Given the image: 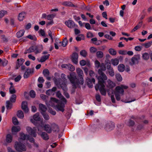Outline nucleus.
I'll list each match as a JSON object with an SVG mask.
<instances>
[{
    "label": "nucleus",
    "instance_id": "obj_16",
    "mask_svg": "<svg viewBox=\"0 0 152 152\" xmlns=\"http://www.w3.org/2000/svg\"><path fill=\"white\" fill-rule=\"evenodd\" d=\"M140 59V57L138 56H134L131 59V62L130 63V64L133 65L138 64Z\"/></svg>",
    "mask_w": 152,
    "mask_h": 152
},
{
    "label": "nucleus",
    "instance_id": "obj_64",
    "mask_svg": "<svg viewBox=\"0 0 152 152\" xmlns=\"http://www.w3.org/2000/svg\"><path fill=\"white\" fill-rule=\"evenodd\" d=\"M38 81L40 83H42L44 82V80L42 77H39L38 79Z\"/></svg>",
    "mask_w": 152,
    "mask_h": 152
},
{
    "label": "nucleus",
    "instance_id": "obj_26",
    "mask_svg": "<svg viewBox=\"0 0 152 152\" xmlns=\"http://www.w3.org/2000/svg\"><path fill=\"white\" fill-rule=\"evenodd\" d=\"M39 107L40 110H41V113L45 112L47 110V108L44 105L40 104H39Z\"/></svg>",
    "mask_w": 152,
    "mask_h": 152
},
{
    "label": "nucleus",
    "instance_id": "obj_37",
    "mask_svg": "<svg viewBox=\"0 0 152 152\" xmlns=\"http://www.w3.org/2000/svg\"><path fill=\"white\" fill-rule=\"evenodd\" d=\"M6 108L7 110L10 109L12 106V104L10 101H7L6 102Z\"/></svg>",
    "mask_w": 152,
    "mask_h": 152
},
{
    "label": "nucleus",
    "instance_id": "obj_25",
    "mask_svg": "<svg viewBox=\"0 0 152 152\" xmlns=\"http://www.w3.org/2000/svg\"><path fill=\"white\" fill-rule=\"evenodd\" d=\"M61 87L62 88V89L64 91V95L66 96V97L67 98H69V95L68 93L66 92V91L67 90V88L66 87V85H64V87H63V86L61 85Z\"/></svg>",
    "mask_w": 152,
    "mask_h": 152
},
{
    "label": "nucleus",
    "instance_id": "obj_22",
    "mask_svg": "<svg viewBox=\"0 0 152 152\" xmlns=\"http://www.w3.org/2000/svg\"><path fill=\"white\" fill-rule=\"evenodd\" d=\"M36 49V46H32L30 47L28 49L26 50L24 53L25 54H27V53H31L34 52L35 49Z\"/></svg>",
    "mask_w": 152,
    "mask_h": 152
},
{
    "label": "nucleus",
    "instance_id": "obj_61",
    "mask_svg": "<svg viewBox=\"0 0 152 152\" xmlns=\"http://www.w3.org/2000/svg\"><path fill=\"white\" fill-rule=\"evenodd\" d=\"M48 111L50 114L53 115H55L56 114V111H55L51 109H49Z\"/></svg>",
    "mask_w": 152,
    "mask_h": 152
},
{
    "label": "nucleus",
    "instance_id": "obj_44",
    "mask_svg": "<svg viewBox=\"0 0 152 152\" xmlns=\"http://www.w3.org/2000/svg\"><path fill=\"white\" fill-rule=\"evenodd\" d=\"M41 113L45 120H48L50 119V117L45 112Z\"/></svg>",
    "mask_w": 152,
    "mask_h": 152
},
{
    "label": "nucleus",
    "instance_id": "obj_19",
    "mask_svg": "<svg viewBox=\"0 0 152 152\" xmlns=\"http://www.w3.org/2000/svg\"><path fill=\"white\" fill-rule=\"evenodd\" d=\"M25 60L22 58L18 59L17 60V63L16 66V69H18L22 65L23 63L24 62Z\"/></svg>",
    "mask_w": 152,
    "mask_h": 152
},
{
    "label": "nucleus",
    "instance_id": "obj_8",
    "mask_svg": "<svg viewBox=\"0 0 152 152\" xmlns=\"http://www.w3.org/2000/svg\"><path fill=\"white\" fill-rule=\"evenodd\" d=\"M26 130L27 132L34 137H35L37 136L36 133V129L35 127H34L33 129L31 128L30 127H27L26 128Z\"/></svg>",
    "mask_w": 152,
    "mask_h": 152
},
{
    "label": "nucleus",
    "instance_id": "obj_32",
    "mask_svg": "<svg viewBox=\"0 0 152 152\" xmlns=\"http://www.w3.org/2000/svg\"><path fill=\"white\" fill-rule=\"evenodd\" d=\"M25 31L23 30H21L19 31L16 34L17 37L18 38H20L24 35Z\"/></svg>",
    "mask_w": 152,
    "mask_h": 152
},
{
    "label": "nucleus",
    "instance_id": "obj_20",
    "mask_svg": "<svg viewBox=\"0 0 152 152\" xmlns=\"http://www.w3.org/2000/svg\"><path fill=\"white\" fill-rule=\"evenodd\" d=\"M43 73L44 75L46 77L48 80H50L51 77H49V72L48 69H44L43 71Z\"/></svg>",
    "mask_w": 152,
    "mask_h": 152
},
{
    "label": "nucleus",
    "instance_id": "obj_11",
    "mask_svg": "<svg viewBox=\"0 0 152 152\" xmlns=\"http://www.w3.org/2000/svg\"><path fill=\"white\" fill-rule=\"evenodd\" d=\"M34 72L33 69H27L25 71L24 75L23 77L24 78H28L31 75L33 74Z\"/></svg>",
    "mask_w": 152,
    "mask_h": 152
},
{
    "label": "nucleus",
    "instance_id": "obj_17",
    "mask_svg": "<svg viewBox=\"0 0 152 152\" xmlns=\"http://www.w3.org/2000/svg\"><path fill=\"white\" fill-rule=\"evenodd\" d=\"M21 108L24 112L26 113H28L29 109L28 107L27 102L26 101H23L21 104Z\"/></svg>",
    "mask_w": 152,
    "mask_h": 152
},
{
    "label": "nucleus",
    "instance_id": "obj_21",
    "mask_svg": "<svg viewBox=\"0 0 152 152\" xmlns=\"http://www.w3.org/2000/svg\"><path fill=\"white\" fill-rule=\"evenodd\" d=\"M52 131L53 132H58L59 131V128L58 126L55 123L51 124Z\"/></svg>",
    "mask_w": 152,
    "mask_h": 152
},
{
    "label": "nucleus",
    "instance_id": "obj_14",
    "mask_svg": "<svg viewBox=\"0 0 152 152\" xmlns=\"http://www.w3.org/2000/svg\"><path fill=\"white\" fill-rule=\"evenodd\" d=\"M56 96L57 97L60 99L62 102H64V103L62 104H65L67 102L66 99L62 95L59 91H58L56 93Z\"/></svg>",
    "mask_w": 152,
    "mask_h": 152
},
{
    "label": "nucleus",
    "instance_id": "obj_3",
    "mask_svg": "<svg viewBox=\"0 0 152 152\" xmlns=\"http://www.w3.org/2000/svg\"><path fill=\"white\" fill-rule=\"evenodd\" d=\"M28 136L29 135L25 134L23 133H21L20 137L19 140V142H16L15 145V147L18 151H25L26 150V148L25 145L22 144L20 142L21 141V140H25L26 139L27 140Z\"/></svg>",
    "mask_w": 152,
    "mask_h": 152
},
{
    "label": "nucleus",
    "instance_id": "obj_49",
    "mask_svg": "<svg viewBox=\"0 0 152 152\" xmlns=\"http://www.w3.org/2000/svg\"><path fill=\"white\" fill-rule=\"evenodd\" d=\"M7 14V12L6 11L1 10L0 12V18H1Z\"/></svg>",
    "mask_w": 152,
    "mask_h": 152
},
{
    "label": "nucleus",
    "instance_id": "obj_46",
    "mask_svg": "<svg viewBox=\"0 0 152 152\" xmlns=\"http://www.w3.org/2000/svg\"><path fill=\"white\" fill-rule=\"evenodd\" d=\"M94 64L95 67L96 69H98L99 68L101 65L100 63L97 60L95 61L94 62Z\"/></svg>",
    "mask_w": 152,
    "mask_h": 152
},
{
    "label": "nucleus",
    "instance_id": "obj_55",
    "mask_svg": "<svg viewBox=\"0 0 152 152\" xmlns=\"http://www.w3.org/2000/svg\"><path fill=\"white\" fill-rule=\"evenodd\" d=\"M12 122L15 125H18V121L17 119L15 117L12 118Z\"/></svg>",
    "mask_w": 152,
    "mask_h": 152
},
{
    "label": "nucleus",
    "instance_id": "obj_13",
    "mask_svg": "<svg viewBox=\"0 0 152 152\" xmlns=\"http://www.w3.org/2000/svg\"><path fill=\"white\" fill-rule=\"evenodd\" d=\"M107 86L108 88H110L111 91H112V94L113 93V91L112 88L115 86V83L112 81L110 80L109 79L107 80Z\"/></svg>",
    "mask_w": 152,
    "mask_h": 152
},
{
    "label": "nucleus",
    "instance_id": "obj_48",
    "mask_svg": "<svg viewBox=\"0 0 152 152\" xmlns=\"http://www.w3.org/2000/svg\"><path fill=\"white\" fill-rule=\"evenodd\" d=\"M97 49L94 47H91L90 48V51L91 53H94L97 52Z\"/></svg>",
    "mask_w": 152,
    "mask_h": 152
},
{
    "label": "nucleus",
    "instance_id": "obj_36",
    "mask_svg": "<svg viewBox=\"0 0 152 152\" xmlns=\"http://www.w3.org/2000/svg\"><path fill=\"white\" fill-rule=\"evenodd\" d=\"M17 115L19 118H23L24 117L23 113L21 110L18 111Z\"/></svg>",
    "mask_w": 152,
    "mask_h": 152
},
{
    "label": "nucleus",
    "instance_id": "obj_5",
    "mask_svg": "<svg viewBox=\"0 0 152 152\" xmlns=\"http://www.w3.org/2000/svg\"><path fill=\"white\" fill-rule=\"evenodd\" d=\"M98 83L95 86V88L96 91L99 90L101 94L103 96H105L106 94V90L105 88V82L104 80H98Z\"/></svg>",
    "mask_w": 152,
    "mask_h": 152
},
{
    "label": "nucleus",
    "instance_id": "obj_39",
    "mask_svg": "<svg viewBox=\"0 0 152 152\" xmlns=\"http://www.w3.org/2000/svg\"><path fill=\"white\" fill-rule=\"evenodd\" d=\"M87 85L89 88H92L93 87V84L91 79L89 78L86 79Z\"/></svg>",
    "mask_w": 152,
    "mask_h": 152
},
{
    "label": "nucleus",
    "instance_id": "obj_60",
    "mask_svg": "<svg viewBox=\"0 0 152 152\" xmlns=\"http://www.w3.org/2000/svg\"><path fill=\"white\" fill-rule=\"evenodd\" d=\"M81 37H77L76 38V39L77 41H80L82 39H84V37L83 35H82Z\"/></svg>",
    "mask_w": 152,
    "mask_h": 152
},
{
    "label": "nucleus",
    "instance_id": "obj_12",
    "mask_svg": "<svg viewBox=\"0 0 152 152\" xmlns=\"http://www.w3.org/2000/svg\"><path fill=\"white\" fill-rule=\"evenodd\" d=\"M107 68L108 70V72L110 75L111 77H113L115 75V72L111 66L110 63H108L107 65Z\"/></svg>",
    "mask_w": 152,
    "mask_h": 152
},
{
    "label": "nucleus",
    "instance_id": "obj_47",
    "mask_svg": "<svg viewBox=\"0 0 152 152\" xmlns=\"http://www.w3.org/2000/svg\"><path fill=\"white\" fill-rule=\"evenodd\" d=\"M142 58L145 60H148L149 58V54L146 53H144L142 55Z\"/></svg>",
    "mask_w": 152,
    "mask_h": 152
},
{
    "label": "nucleus",
    "instance_id": "obj_15",
    "mask_svg": "<svg viewBox=\"0 0 152 152\" xmlns=\"http://www.w3.org/2000/svg\"><path fill=\"white\" fill-rule=\"evenodd\" d=\"M44 130L48 133H50L52 132L51 125L50 126L48 124H45L43 125Z\"/></svg>",
    "mask_w": 152,
    "mask_h": 152
},
{
    "label": "nucleus",
    "instance_id": "obj_2",
    "mask_svg": "<svg viewBox=\"0 0 152 152\" xmlns=\"http://www.w3.org/2000/svg\"><path fill=\"white\" fill-rule=\"evenodd\" d=\"M58 103L59 100L53 97L51 98L49 102L46 101V104L48 107L49 106H51L55 108L57 111H60L63 112L64 110L65 105L64 104L60 103L55 106V104Z\"/></svg>",
    "mask_w": 152,
    "mask_h": 152
},
{
    "label": "nucleus",
    "instance_id": "obj_31",
    "mask_svg": "<svg viewBox=\"0 0 152 152\" xmlns=\"http://www.w3.org/2000/svg\"><path fill=\"white\" fill-rule=\"evenodd\" d=\"M118 70L121 72H122L125 70V66L123 64H120L118 67Z\"/></svg>",
    "mask_w": 152,
    "mask_h": 152
},
{
    "label": "nucleus",
    "instance_id": "obj_33",
    "mask_svg": "<svg viewBox=\"0 0 152 152\" xmlns=\"http://www.w3.org/2000/svg\"><path fill=\"white\" fill-rule=\"evenodd\" d=\"M60 43H61L62 46L63 47H65L67 45L68 43V40L66 37L64 38L62 42H60Z\"/></svg>",
    "mask_w": 152,
    "mask_h": 152
},
{
    "label": "nucleus",
    "instance_id": "obj_38",
    "mask_svg": "<svg viewBox=\"0 0 152 152\" xmlns=\"http://www.w3.org/2000/svg\"><path fill=\"white\" fill-rule=\"evenodd\" d=\"M71 71H73L75 70V67L70 64H68V66L67 69Z\"/></svg>",
    "mask_w": 152,
    "mask_h": 152
},
{
    "label": "nucleus",
    "instance_id": "obj_58",
    "mask_svg": "<svg viewBox=\"0 0 152 152\" xmlns=\"http://www.w3.org/2000/svg\"><path fill=\"white\" fill-rule=\"evenodd\" d=\"M96 99L98 102H100L101 101V96L99 94H96L95 96Z\"/></svg>",
    "mask_w": 152,
    "mask_h": 152
},
{
    "label": "nucleus",
    "instance_id": "obj_56",
    "mask_svg": "<svg viewBox=\"0 0 152 152\" xmlns=\"http://www.w3.org/2000/svg\"><path fill=\"white\" fill-rule=\"evenodd\" d=\"M97 39L96 38H92L91 39V41L93 42V43L96 45H99V44L97 42H95L97 41Z\"/></svg>",
    "mask_w": 152,
    "mask_h": 152
},
{
    "label": "nucleus",
    "instance_id": "obj_18",
    "mask_svg": "<svg viewBox=\"0 0 152 152\" xmlns=\"http://www.w3.org/2000/svg\"><path fill=\"white\" fill-rule=\"evenodd\" d=\"M78 55L76 53L72 54L71 57L72 62L75 64H77L78 63Z\"/></svg>",
    "mask_w": 152,
    "mask_h": 152
},
{
    "label": "nucleus",
    "instance_id": "obj_43",
    "mask_svg": "<svg viewBox=\"0 0 152 152\" xmlns=\"http://www.w3.org/2000/svg\"><path fill=\"white\" fill-rule=\"evenodd\" d=\"M80 55L83 56V57H86L87 54L86 51L85 50H81L80 52Z\"/></svg>",
    "mask_w": 152,
    "mask_h": 152
},
{
    "label": "nucleus",
    "instance_id": "obj_57",
    "mask_svg": "<svg viewBox=\"0 0 152 152\" xmlns=\"http://www.w3.org/2000/svg\"><path fill=\"white\" fill-rule=\"evenodd\" d=\"M80 64L81 66H84L86 64L87 62L85 60H83L80 61Z\"/></svg>",
    "mask_w": 152,
    "mask_h": 152
},
{
    "label": "nucleus",
    "instance_id": "obj_27",
    "mask_svg": "<svg viewBox=\"0 0 152 152\" xmlns=\"http://www.w3.org/2000/svg\"><path fill=\"white\" fill-rule=\"evenodd\" d=\"M38 134H40L41 137L44 140H47L49 139V137L48 134L45 132H42L41 134L39 133Z\"/></svg>",
    "mask_w": 152,
    "mask_h": 152
},
{
    "label": "nucleus",
    "instance_id": "obj_50",
    "mask_svg": "<svg viewBox=\"0 0 152 152\" xmlns=\"http://www.w3.org/2000/svg\"><path fill=\"white\" fill-rule=\"evenodd\" d=\"M63 5L66 6H72L73 5L71 2L67 1L64 2Z\"/></svg>",
    "mask_w": 152,
    "mask_h": 152
},
{
    "label": "nucleus",
    "instance_id": "obj_42",
    "mask_svg": "<svg viewBox=\"0 0 152 152\" xmlns=\"http://www.w3.org/2000/svg\"><path fill=\"white\" fill-rule=\"evenodd\" d=\"M115 77L117 80L118 81L120 82L122 80V78L121 75L119 73L116 74Z\"/></svg>",
    "mask_w": 152,
    "mask_h": 152
},
{
    "label": "nucleus",
    "instance_id": "obj_52",
    "mask_svg": "<svg viewBox=\"0 0 152 152\" xmlns=\"http://www.w3.org/2000/svg\"><path fill=\"white\" fill-rule=\"evenodd\" d=\"M30 96L32 98H34L36 96V93L33 90H31L30 92Z\"/></svg>",
    "mask_w": 152,
    "mask_h": 152
},
{
    "label": "nucleus",
    "instance_id": "obj_45",
    "mask_svg": "<svg viewBox=\"0 0 152 152\" xmlns=\"http://www.w3.org/2000/svg\"><path fill=\"white\" fill-rule=\"evenodd\" d=\"M110 54L112 55H115L116 54V51L113 48H110L109 50Z\"/></svg>",
    "mask_w": 152,
    "mask_h": 152
},
{
    "label": "nucleus",
    "instance_id": "obj_54",
    "mask_svg": "<svg viewBox=\"0 0 152 152\" xmlns=\"http://www.w3.org/2000/svg\"><path fill=\"white\" fill-rule=\"evenodd\" d=\"M40 97L42 100H43L44 101H45V102L46 101H46V99L47 98H48V96H47L46 95L43 94H41L40 95Z\"/></svg>",
    "mask_w": 152,
    "mask_h": 152
},
{
    "label": "nucleus",
    "instance_id": "obj_6",
    "mask_svg": "<svg viewBox=\"0 0 152 152\" xmlns=\"http://www.w3.org/2000/svg\"><path fill=\"white\" fill-rule=\"evenodd\" d=\"M100 68L98 70V73L100 75L97 78L98 80H106L107 79V77L103 71H105L106 68L104 64L103 63L101 64L100 66Z\"/></svg>",
    "mask_w": 152,
    "mask_h": 152
},
{
    "label": "nucleus",
    "instance_id": "obj_40",
    "mask_svg": "<svg viewBox=\"0 0 152 152\" xmlns=\"http://www.w3.org/2000/svg\"><path fill=\"white\" fill-rule=\"evenodd\" d=\"M16 95L15 94H13L10 98V101L11 103L15 102L16 101Z\"/></svg>",
    "mask_w": 152,
    "mask_h": 152
},
{
    "label": "nucleus",
    "instance_id": "obj_7",
    "mask_svg": "<svg viewBox=\"0 0 152 152\" xmlns=\"http://www.w3.org/2000/svg\"><path fill=\"white\" fill-rule=\"evenodd\" d=\"M115 126L113 122L109 121L106 123L104 127V129L107 131H110L113 130Z\"/></svg>",
    "mask_w": 152,
    "mask_h": 152
},
{
    "label": "nucleus",
    "instance_id": "obj_63",
    "mask_svg": "<svg viewBox=\"0 0 152 152\" xmlns=\"http://www.w3.org/2000/svg\"><path fill=\"white\" fill-rule=\"evenodd\" d=\"M1 63L3 66H6L7 64L8 61L7 60L5 59L3 61H2Z\"/></svg>",
    "mask_w": 152,
    "mask_h": 152
},
{
    "label": "nucleus",
    "instance_id": "obj_28",
    "mask_svg": "<svg viewBox=\"0 0 152 152\" xmlns=\"http://www.w3.org/2000/svg\"><path fill=\"white\" fill-rule=\"evenodd\" d=\"M112 64L114 66L118 65L119 62V60L117 58L112 59L111 60Z\"/></svg>",
    "mask_w": 152,
    "mask_h": 152
},
{
    "label": "nucleus",
    "instance_id": "obj_35",
    "mask_svg": "<svg viewBox=\"0 0 152 152\" xmlns=\"http://www.w3.org/2000/svg\"><path fill=\"white\" fill-rule=\"evenodd\" d=\"M103 53L101 51H98L96 52V56L97 58H102L103 57Z\"/></svg>",
    "mask_w": 152,
    "mask_h": 152
},
{
    "label": "nucleus",
    "instance_id": "obj_10",
    "mask_svg": "<svg viewBox=\"0 0 152 152\" xmlns=\"http://www.w3.org/2000/svg\"><path fill=\"white\" fill-rule=\"evenodd\" d=\"M65 24L67 27L70 28H73L77 27V26L76 25L74 22L72 20H68L65 21Z\"/></svg>",
    "mask_w": 152,
    "mask_h": 152
},
{
    "label": "nucleus",
    "instance_id": "obj_59",
    "mask_svg": "<svg viewBox=\"0 0 152 152\" xmlns=\"http://www.w3.org/2000/svg\"><path fill=\"white\" fill-rule=\"evenodd\" d=\"M85 28L88 30H90L91 28V26L88 23H85Z\"/></svg>",
    "mask_w": 152,
    "mask_h": 152
},
{
    "label": "nucleus",
    "instance_id": "obj_51",
    "mask_svg": "<svg viewBox=\"0 0 152 152\" xmlns=\"http://www.w3.org/2000/svg\"><path fill=\"white\" fill-rule=\"evenodd\" d=\"M9 91L11 94H14L15 93V90L12 86H11L10 88Z\"/></svg>",
    "mask_w": 152,
    "mask_h": 152
},
{
    "label": "nucleus",
    "instance_id": "obj_9",
    "mask_svg": "<svg viewBox=\"0 0 152 152\" xmlns=\"http://www.w3.org/2000/svg\"><path fill=\"white\" fill-rule=\"evenodd\" d=\"M40 120V118L39 116V113H37L34 115L33 118L31 119L30 121L34 125H36L37 124V121H39Z\"/></svg>",
    "mask_w": 152,
    "mask_h": 152
},
{
    "label": "nucleus",
    "instance_id": "obj_34",
    "mask_svg": "<svg viewBox=\"0 0 152 152\" xmlns=\"http://www.w3.org/2000/svg\"><path fill=\"white\" fill-rule=\"evenodd\" d=\"M12 137L11 134H8L7 135L6 141L7 142H11L12 140Z\"/></svg>",
    "mask_w": 152,
    "mask_h": 152
},
{
    "label": "nucleus",
    "instance_id": "obj_30",
    "mask_svg": "<svg viewBox=\"0 0 152 152\" xmlns=\"http://www.w3.org/2000/svg\"><path fill=\"white\" fill-rule=\"evenodd\" d=\"M142 24V22H140L136 26H135L134 28L132 30L131 32H133L134 31H136L138 29L140 28Z\"/></svg>",
    "mask_w": 152,
    "mask_h": 152
},
{
    "label": "nucleus",
    "instance_id": "obj_29",
    "mask_svg": "<svg viewBox=\"0 0 152 152\" xmlns=\"http://www.w3.org/2000/svg\"><path fill=\"white\" fill-rule=\"evenodd\" d=\"M25 15L26 14L24 12H22L19 13L18 16L19 20L20 21H22L24 18Z\"/></svg>",
    "mask_w": 152,
    "mask_h": 152
},
{
    "label": "nucleus",
    "instance_id": "obj_53",
    "mask_svg": "<svg viewBox=\"0 0 152 152\" xmlns=\"http://www.w3.org/2000/svg\"><path fill=\"white\" fill-rule=\"evenodd\" d=\"M55 15L53 14L49 15L47 16V18L48 20H51L54 17Z\"/></svg>",
    "mask_w": 152,
    "mask_h": 152
},
{
    "label": "nucleus",
    "instance_id": "obj_1",
    "mask_svg": "<svg viewBox=\"0 0 152 152\" xmlns=\"http://www.w3.org/2000/svg\"><path fill=\"white\" fill-rule=\"evenodd\" d=\"M76 71L78 76L80 77L79 80L77 78L76 75L74 72L70 73L69 75L67 76V78L72 84V88L74 89H75L79 84L83 85L84 83L83 78V71L80 68H77Z\"/></svg>",
    "mask_w": 152,
    "mask_h": 152
},
{
    "label": "nucleus",
    "instance_id": "obj_4",
    "mask_svg": "<svg viewBox=\"0 0 152 152\" xmlns=\"http://www.w3.org/2000/svg\"><path fill=\"white\" fill-rule=\"evenodd\" d=\"M128 88L127 86L123 85L118 86L115 87L114 94L117 101H119L121 99L124 94V89H127Z\"/></svg>",
    "mask_w": 152,
    "mask_h": 152
},
{
    "label": "nucleus",
    "instance_id": "obj_23",
    "mask_svg": "<svg viewBox=\"0 0 152 152\" xmlns=\"http://www.w3.org/2000/svg\"><path fill=\"white\" fill-rule=\"evenodd\" d=\"M20 128L19 126H13L12 129V132L13 134H15L20 131Z\"/></svg>",
    "mask_w": 152,
    "mask_h": 152
},
{
    "label": "nucleus",
    "instance_id": "obj_24",
    "mask_svg": "<svg viewBox=\"0 0 152 152\" xmlns=\"http://www.w3.org/2000/svg\"><path fill=\"white\" fill-rule=\"evenodd\" d=\"M50 56V54H48L47 55H44L42 56L41 58V59L39 60L38 58L37 60L39 62H45L47 59H48Z\"/></svg>",
    "mask_w": 152,
    "mask_h": 152
},
{
    "label": "nucleus",
    "instance_id": "obj_62",
    "mask_svg": "<svg viewBox=\"0 0 152 152\" xmlns=\"http://www.w3.org/2000/svg\"><path fill=\"white\" fill-rule=\"evenodd\" d=\"M87 37L88 38H91L93 37V35L91 32L89 31L87 33Z\"/></svg>",
    "mask_w": 152,
    "mask_h": 152
},
{
    "label": "nucleus",
    "instance_id": "obj_41",
    "mask_svg": "<svg viewBox=\"0 0 152 152\" xmlns=\"http://www.w3.org/2000/svg\"><path fill=\"white\" fill-rule=\"evenodd\" d=\"M131 119H134L135 117L134 116H132L131 118V119H130L128 123V125L129 126H133L135 124L134 121L132 120Z\"/></svg>",
    "mask_w": 152,
    "mask_h": 152
}]
</instances>
